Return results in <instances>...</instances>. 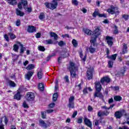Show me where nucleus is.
<instances>
[{
    "label": "nucleus",
    "instance_id": "nucleus-11",
    "mask_svg": "<svg viewBox=\"0 0 129 129\" xmlns=\"http://www.w3.org/2000/svg\"><path fill=\"white\" fill-rule=\"evenodd\" d=\"M36 27L34 26H28V29H27V32L28 33H34V32H36Z\"/></svg>",
    "mask_w": 129,
    "mask_h": 129
},
{
    "label": "nucleus",
    "instance_id": "nucleus-47",
    "mask_svg": "<svg viewBox=\"0 0 129 129\" xmlns=\"http://www.w3.org/2000/svg\"><path fill=\"white\" fill-rule=\"evenodd\" d=\"M125 72V67H123L120 71V74H122V75H123L124 74V73Z\"/></svg>",
    "mask_w": 129,
    "mask_h": 129
},
{
    "label": "nucleus",
    "instance_id": "nucleus-58",
    "mask_svg": "<svg viewBox=\"0 0 129 129\" xmlns=\"http://www.w3.org/2000/svg\"><path fill=\"white\" fill-rule=\"evenodd\" d=\"M42 118H46V114L44 112H41Z\"/></svg>",
    "mask_w": 129,
    "mask_h": 129
},
{
    "label": "nucleus",
    "instance_id": "nucleus-63",
    "mask_svg": "<svg viewBox=\"0 0 129 129\" xmlns=\"http://www.w3.org/2000/svg\"><path fill=\"white\" fill-rule=\"evenodd\" d=\"M113 102V99L112 98L109 99L108 100V104H110V103H112Z\"/></svg>",
    "mask_w": 129,
    "mask_h": 129
},
{
    "label": "nucleus",
    "instance_id": "nucleus-16",
    "mask_svg": "<svg viewBox=\"0 0 129 129\" xmlns=\"http://www.w3.org/2000/svg\"><path fill=\"white\" fill-rule=\"evenodd\" d=\"M33 74H34V72H28L27 74L25 75L26 79L30 80L31 79V77L33 76Z\"/></svg>",
    "mask_w": 129,
    "mask_h": 129
},
{
    "label": "nucleus",
    "instance_id": "nucleus-1",
    "mask_svg": "<svg viewBox=\"0 0 129 129\" xmlns=\"http://www.w3.org/2000/svg\"><path fill=\"white\" fill-rule=\"evenodd\" d=\"M69 69L72 78H75L76 77V70H77V68L75 67V64L71 62Z\"/></svg>",
    "mask_w": 129,
    "mask_h": 129
},
{
    "label": "nucleus",
    "instance_id": "nucleus-49",
    "mask_svg": "<svg viewBox=\"0 0 129 129\" xmlns=\"http://www.w3.org/2000/svg\"><path fill=\"white\" fill-rule=\"evenodd\" d=\"M45 41H46L47 44H53V41H52L51 39L46 40H45Z\"/></svg>",
    "mask_w": 129,
    "mask_h": 129
},
{
    "label": "nucleus",
    "instance_id": "nucleus-53",
    "mask_svg": "<svg viewBox=\"0 0 129 129\" xmlns=\"http://www.w3.org/2000/svg\"><path fill=\"white\" fill-rule=\"evenodd\" d=\"M98 17H99V18H106V14H100L99 13Z\"/></svg>",
    "mask_w": 129,
    "mask_h": 129
},
{
    "label": "nucleus",
    "instance_id": "nucleus-17",
    "mask_svg": "<svg viewBox=\"0 0 129 129\" xmlns=\"http://www.w3.org/2000/svg\"><path fill=\"white\" fill-rule=\"evenodd\" d=\"M114 116L116 118H120V117L122 116V113H121V111H117L115 112Z\"/></svg>",
    "mask_w": 129,
    "mask_h": 129
},
{
    "label": "nucleus",
    "instance_id": "nucleus-56",
    "mask_svg": "<svg viewBox=\"0 0 129 129\" xmlns=\"http://www.w3.org/2000/svg\"><path fill=\"white\" fill-rule=\"evenodd\" d=\"M77 115V111H75L72 116V117H73V118H75V117Z\"/></svg>",
    "mask_w": 129,
    "mask_h": 129
},
{
    "label": "nucleus",
    "instance_id": "nucleus-55",
    "mask_svg": "<svg viewBox=\"0 0 129 129\" xmlns=\"http://www.w3.org/2000/svg\"><path fill=\"white\" fill-rule=\"evenodd\" d=\"M59 76L61 78L60 80L65 81V75L60 74Z\"/></svg>",
    "mask_w": 129,
    "mask_h": 129
},
{
    "label": "nucleus",
    "instance_id": "nucleus-41",
    "mask_svg": "<svg viewBox=\"0 0 129 129\" xmlns=\"http://www.w3.org/2000/svg\"><path fill=\"white\" fill-rule=\"evenodd\" d=\"M37 76L39 79H41V78L43 77V74L42 73V71L38 72Z\"/></svg>",
    "mask_w": 129,
    "mask_h": 129
},
{
    "label": "nucleus",
    "instance_id": "nucleus-34",
    "mask_svg": "<svg viewBox=\"0 0 129 129\" xmlns=\"http://www.w3.org/2000/svg\"><path fill=\"white\" fill-rule=\"evenodd\" d=\"M114 99L115 101H120L122 98L121 97H120V96H115L114 97Z\"/></svg>",
    "mask_w": 129,
    "mask_h": 129
},
{
    "label": "nucleus",
    "instance_id": "nucleus-15",
    "mask_svg": "<svg viewBox=\"0 0 129 129\" xmlns=\"http://www.w3.org/2000/svg\"><path fill=\"white\" fill-rule=\"evenodd\" d=\"M17 44H19L20 46V54H24V52L26 50V47H24V45L19 42H17Z\"/></svg>",
    "mask_w": 129,
    "mask_h": 129
},
{
    "label": "nucleus",
    "instance_id": "nucleus-12",
    "mask_svg": "<svg viewBox=\"0 0 129 129\" xmlns=\"http://www.w3.org/2000/svg\"><path fill=\"white\" fill-rule=\"evenodd\" d=\"M94 97H99V98L103 99V95H102V93H100V91H96V92L94 94Z\"/></svg>",
    "mask_w": 129,
    "mask_h": 129
},
{
    "label": "nucleus",
    "instance_id": "nucleus-64",
    "mask_svg": "<svg viewBox=\"0 0 129 129\" xmlns=\"http://www.w3.org/2000/svg\"><path fill=\"white\" fill-rule=\"evenodd\" d=\"M55 106V103L52 102L50 104L49 107H51V108H53Z\"/></svg>",
    "mask_w": 129,
    "mask_h": 129
},
{
    "label": "nucleus",
    "instance_id": "nucleus-4",
    "mask_svg": "<svg viewBox=\"0 0 129 129\" xmlns=\"http://www.w3.org/2000/svg\"><path fill=\"white\" fill-rule=\"evenodd\" d=\"M74 96H71L69 99V104L68 105V107L71 109V108H74Z\"/></svg>",
    "mask_w": 129,
    "mask_h": 129
},
{
    "label": "nucleus",
    "instance_id": "nucleus-23",
    "mask_svg": "<svg viewBox=\"0 0 129 129\" xmlns=\"http://www.w3.org/2000/svg\"><path fill=\"white\" fill-rule=\"evenodd\" d=\"M16 15L17 16H20V17H24V15H25V13L23 12H21V10H19L18 9H16Z\"/></svg>",
    "mask_w": 129,
    "mask_h": 129
},
{
    "label": "nucleus",
    "instance_id": "nucleus-40",
    "mask_svg": "<svg viewBox=\"0 0 129 129\" xmlns=\"http://www.w3.org/2000/svg\"><path fill=\"white\" fill-rule=\"evenodd\" d=\"M122 18L125 20V21H127L129 18V15L124 14L122 15Z\"/></svg>",
    "mask_w": 129,
    "mask_h": 129
},
{
    "label": "nucleus",
    "instance_id": "nucleus-38",
    "mask_svg": "<svg viewBox=\"0 0 129 129\" xmlns=\"http://www.w3.org/2000/svg\"><path fill=\"white\" fill-rule=\"evenodd\" d=\"M38 49L39 51H41V52H44L46 50L44 46L41 45L38 46Z\"/></svg>",
    "mask_w": 129,
    "mask_h": 129
},
{
    "label": "nucleus",
    "instance_id": "nucleus-43",
    "mask_svg": "<svg viewBox=\"0 0 129 129\" xmlns=\"http://www.w3.org/2000/svg\"><path fill=\"white\" fill-rule=\"evenodd\" d=\"M3 117H4L5 123L7 125L8 124V123L9 122V119H8V117H7L6 116H3Z\"/></svg>",
    "mask_w": 129,
    "mask_h": 129
},
{
    "label": "nucleus",
    "instance_id": "nucleus-6",
    "mask_svg": "<svg viewBox=\"0 0 129 129\" xmlns=\"http://www.w3.org/2000/svg\"><path fill=\"white\" fill-rule=\"evenodd\" d=\"M21 3H18V7L19 10H23L22 5H23L24 7H27L28 6V1L27 0H21Z\"/></svg>",
    "mask_w": 129,
    "mask_h": 129
},
{
    "label": "nucleus",
    "instance_id": "nucleus-31",
    "mask_svg": "<svg viewBox=\"0 0 129 129\" xmlns=\"http://www.w3.org/2000/svg\"><path fill=\"white\" fill-rule=\"evenodd\" d=\"M57 98H58V93H55L54 94H53L52 97L53 101H56L57 100Z\"/></svg>",
    "mask_w": 129,
    "mask_h": 129
},
{
    "label": "nucleus",
    "instance_id": "nucleus-3",
    "mask_svg": "<svg viewBox=\"0 0 129 129\" xmlns=\"http://www.w3.org/2000/svg\"><path fill=\"white\" fill-rule=\"evenodd\" d=\"M117 7H114L113 6H111V9H108L107 11L109 14L114 15V14H119V12L117 10Z\"/></svg>",
    "mask_w": 129,
    "mask_h": 129
},
{
    "label": "nucleus",
    "instance_id": "nucleus-60",
    "mask_svg": "<svg viewBox=\"0 0 129 129\" xmlns=\"http://www.w3.org/2000/svg\"><path fill=\"white\" fill-rule=\"evenodd\" d=\"M62 59H63V57L62 56H60L58 57L57 59V61H58V63H59V64H60Z\"/></svg>",
    "mask_w": 129,
    "mask_h": 129
},
{
    "label": "nucleus",
    "instance_id": "nucleus-19",
    "mask_svg": "<svg viewBox=\"0 0 129 129\" xmlns=\"http://www.w3.org/2000/svg\"><path fill=\"white\" fill-rule=\"evenodd\" d=\"M100 29L99 28H97L95 31H94V35L93 36H96V37H98L100 35Z\"/></svg>",
    "mask_w": 129,
    "mask_h": 129
},
{
    "label": "nucleus",
    "instance_id": "nucleus-25",
    "mask_svg": "<svg viewBox=\"0 0 129 129\" xmlns=\"http://www.w3.org/2000/svg\"><path fill=\"white\" fill-rule=\"evenodd\" d=\"M117 56V54H114L111 55V56H107L108 59H110L112 61H115V59H116V57Z\"/></svg>",
    "mask_w": 129,
    "mask_h": 129
},
{
    "label": "nucleus",
    "instance_id": "nucleus-8",
    "mask_svg": "<svg viewBox=\"0 0 129 129\" xmlns=\"http://www.w3.org/2000/svg\"><path fill=\"white\" fill-rule=\"evenodd\" d=\"M93 70L91 69H88L87 72V77L89 80L92 79Z\"/></svg>",
    "mask_w": 129,
    "mask_h": 129
},
{
    "label": "nucleus",
    "instance_id": "nucleus-22",
    "mask_svg": "<svg viewBox=\"0 0 129 129\" xmlns=\"http://www.w3.org/2000/svg\"><path fill=\"white\" fill-rule=\"evenodd\" d=\"M94 47H95V45H91L89 48V50L91 54H93V53L96 51V48H95Z\"/></svg>",
    "mask_w": 129,
    "mask_h": 129
},
{
    "label": "nucleus",
    "instance_id": "nucleus-24",
    "mask_svg": "<svg viewBox=\"0 0 129 129\" xmlns=\"http://www.w3.org/2000/svg\"><path fill=\"white\" fill-rule=\"evenodd\" d=\"M83 32L84 33H85V34H87V35H88L89 36L92 35V31L88 29H87V28L84 29Z\"/></svg>",
    "mask_w": 129,
    "mask_h": 129
},
{
    "label": "nucleus",
    "instance_id": "nucleus-51",
    "mask_svg": "<svg viewBox=\"0 0 129 129\" xmlns=\"http://www.w3.org/2000/svg\"><path fill=\"white\" fill-rule=\"evenodd\" d=\"M23 107H24L25 108H27L28 107V104H27V102H26V101H24L23 103Z\"/></svg>",
    "mask_w": 129,
    "mask_h": 129
},
{
    "label": "nucleus",
    "instance_id": "nucleus-42",
    "mask_svg": "<svg viewBox=\"0 0 129 129\" xmlns=\"http://www.w3.org/2000/svg\"><path fill=\"white\" fill-rule=\"evenodd\" d=\"M114 34H118V30L117 29V26L116 25L114 26Z\"/></svg>",
    "mask_w": 129,
    "mask_h": 129
},
{
    "label": "nucleus",
    "instance_id": "nucleus-14",
    "mask_svg": "<svg viewBox=\"0 0 129 129\" xmlns=\"http://www.w3.org/2000/svg\"><path fill=\"white\" fill-rule=\"evenodd\" d=\"M39 125L41 126V127H43V128H46L48 126L47 123L45 122V121L42 119L39 120Z\"/></svg>",
    "mask_w": 129,
    "mask_h": 129
},
{
    "label": "nucleus",
    "instance_id": "nucleus-44",
    "mask_svg": "<svg viewBox=\"0 0 129 129\" xmlns=\"http://www.w3.org/2000/svg\"><path fill=\"white\" fill-rule=\"evenodd\" d=\"M109 114V112L107 110L103 111L102 112V115H105V116H107Z\"/></svg>",
    "mask_w": 129,
    "mask_h": 129
},
{
    "label": "nucleus",
    "instance_id": "nucleus-54",
    "mask_svg": "<svg viewBox=\"0 0 129 129\" xmlns=\"http://www.w3.org/2000/svg\"><path fill=\"white\" fill-rule=\"evenodd\" d=\"M83 121V120L82 119V118H79L78 119V121H77L78 123H82Z\"/></svg>",
    "mask_w": 129,
    "mask_h": 129
},
{
    "label": "nucleus",
    "instance_id": "nucleus-30",
    "mask_svg": "<svg viewBox=\"0 0 129 129\" xmlns=\"http://www.w3.org/2000/svg\"><path fill=\"white\" fill-rule=\"evenodd\" d=\"M80 56L82 59V61H83L84 62H85V61H86V55H85V56H83V53H82V52H80Z\"/></svg>",
    "mask_w": 129,
    "mask_h": 129
},
{
    "label": "nucleus",
    "instance_id": "nucleus-26",
    "mask_svg": "<svg viewBox=\"0 0 129 129\" xmlns=\"http://www.w3.org/2000/svg\"><path fill=\"white\" fill-rule=\"evenodd\" d=\"M45 88V87L44 86V84L42 83H39L38 85V89L40 90L41 91H43Z\"/></svg>",
    "mask_w": 129,
    "mask_h": 129
},
{
    "label": "nucleus",
    "instance_id": "nucleus-5",
    "mask_svg": "<svg viewBox=\"0 0 129 129\" xmlns=\"http://www.w3.org/2000/svg\"><path fill=\"white\" fill-rule=\"evenodd\" d=\"M26 98L28 101H32L35 99V94L32 92H28L26 94Z\"/></svg>",
    "mask_w": 129,
    "mask_h": 129
},
{
    "label": "nucleus",
    "instance_id": "nucleus-46",
    "mask_svg": "<svg viewBox=\"0 0 129 129\" xmlns=\"http://www.w3.org/2000/svg\"><path fill=\"white\" fill-rule=\"evenodd\" d=\"M16 25L17 27H20L21 26V20H17L16 22Z\"/></svg>",
    "mask_w": 129,
    "mask_h": 129
},
{
    "label": "nucleus",
    "instance_id": "nucleus-18",
    "mask_svg": "<svg viewBox=\"0 0 129 129\" xmlns=\"http://www.w3.org/2000/svg\"><path fill=\"white\" fill-rule=\"evenodd\" d=\"M9 5H11L12 6H17V4L18 2L17 0H6Z\"/></svg>",
    "mask_w": 129,
    "mask_h": 129
},
{
    "label": "nucleus",
    "instance_id": "nucleus-35",
    "mask_svg": "<svg viewBox=\"0 0 129 129\" xmlns=\"http://www.w3.org/2000/svg\"><path fill=\"white\" fill-rule=\"evenodd\" d=\"M99 12H98V10L96 9L95 10V12L93 13V16L94 18H96V16H99Z\"/></svg>",
    "mask_w": 129,
    "mask_h": 129
},
{
    "label": "nucleus",
    "instance_id": "nucleus-52",
    "mask_svg": "<svg viewBox=\"0 0 129 129\" xmlns=\"http://www.w3.org/2000/svg\"><path fill=\"white\" fill-rule=\"evenodd\" d=\"M25 10H27V12H28V13H31L32 12V8H24Z\"/></svg>",
    "mask_w": 129,
    "mask_h": 129
},
{
    "label": "nucleus",
    "instance_id": "nucleus-45",
    "mask_svg": "<svg viewBox=\"0 0 129 129\" xmlns=\"http://www.w3.org/2000/svg\"><path fill=\"white\" fill-rule=\"evenodd\" d=\"M39 18L40 20H43V19H45V15H44V13H40V15Z\"/></svg>",
    "mask_w": 129,
    "mask_h": 129
},
{
    "label": "nucleus",
    "instance_id": "nucleus-13",
    "mask_svg": "<svg viewBox=\"0 0 129 129\" xmlns=\"http://www.w3.org/2000/svg\"><path fill=\"white\" fill-rule=\"evenodd\" d=\"M100 82L102 84H103L104 82H106V83H109V82H110V79L108 77L102 78L100 80Z\"/></svg>",
    "mask_w": 129,
    "mask_h": 129
},
{
    "label": "nucleus",
    "instance_id": "nucleus-9",
    "mask_svg": "<svg viewBox=\"0 0 129 129\" xmlns=\"http://www.w3.org/2000/svg\"><path fill=\"white\" fill-rule=\"evenodd\" d=\"M95 85L96 91H101V88H102V87L100 84V82H96L95 83Z\"/></svg>",
    "mask_w": 129,
    "mask_h": 129
},
{
    "label": "nucleus",
    "instance_id": "nucleus-59",
    "mask_svg": "<svg viewBox=\"0 0 129 129\" xmlns=\"http://www.w3.org/2000/svg\"><path fill=\"white\" fill-rule=\"evenodd\" d=\"M53 111H54V110L53 109H48L46 110V112L47 113H52V112H53Z\"/></svg>",
    "mask_w": 129,
    "mask_h": 129
},
{
    "label": "nucleus",
    "instance_id": "nucleus-61",
    "mask_svg": "<svg viewBox=\"0 0 129 129\" xmlns=\"http://www.w3.org/2000/svg\"><path fill=\"white\" fill-rule=\"evenodd\" d=\"M88 111H92V110H93V108L92 107H91V106H89L88 107Z\"/></svg>",
    "mask_w": 129,
    "mask_h": 129
},
{
    "label": "nucleus",
    "instance_id": "nucleus-57",
    "mask_svg": "<svg viewBox=\"0 0 129 129\" xmlns=\"http://www.w3.org/2000/svg\"><path fill=\"white\" fill-rule=\"evenodd\" d=\"M4 38L5 39H6V41H7V42H9V41H10V39L9 38V36H8V34H5L4 35Z\"/></svg>",
    "mask_w": 129,
    "mask_h": 129
},
{
    "label": "nucleus",
    "instance_id": "nucleus-32",
    "mask_svg": "<svg viewBox=\"0 0 129 129\" xmlns=\"http://www.w3.org/2000/svg\"><path fill=\"white\" fill-rule=\"evenodd\" d=\"M8 35L10 36V38L11 40H14V39H16V35L13 33H9Z\"/></svg>",
    "mask_w": 129,
    "mask_h": 129
},
{
    "label": "nucleus",
    "instance_id": "nucleus-48",
    "mask_svg": "<svg viewBox=\"0 0 129 129\" xmlns=\"http://www.w3.org/2000/svg\"><path fill=\"white\" fill-rule=\"evenodd\" d=\"M72 4L74 6H77L78 5V1L77 0H72Z\"/></svg>",
    "mask_w": 129,
    "mask_h": 129
},
{
    "label": "nucleus",
    "instance_id": "nucleus-21",
    "mask_svg": "<svg viewBox=\"0 0 129 129\" xmlns=\"http://www.w3.org/2000/svg\"><path fill=\"white\" fill-rule=\"evenodd\" d=\"M98 36H96L95 35H93L92 37V40H90V43L93 44V46H95V42H96V39Z\"/></svg>",
    "mask_w": 129,
    "mask_h": 129
},
{
    "label": "nucleus",
    "instance_id": "nucleus-2",
    "mask_svg": "<svg viewBox=\"0 0 129 129\" xmlns=\"http://www.w3.org/2000/svg\"><path fill=\"white\" fill-rule=\"evenodd\" d=\"M45 6L47 8V9H50V10H55L57 6H58L57 2L52 1V3L46 2L44 4Z\"/></svg>",
    "mask_w": 129,
    "mask_h": 129
},
{
    "label": "nucleus",
    "instance_id": "nucleus-50",
    "mask_svg": "<svg viewBox=\"0 0 129 129\" xmlns=\"http://www.w3.org/2000/svg\"><path fill=\"white\" fill-rule=\"evenodd\" d=\"M58 46H59L60 47H62V46H63V45H64V41H59V42L58 43Z\"/></svg>",
    "mask_w": 129,
    "mask_h": 129
},
{
    "label": "nucleus",
    "instance_id": "nucleus-7",
    "mask_svg": "<svg viewBox=\"0 0 129 129\" xmlns=\"http://www.w3.org/2000/svg\"><path fill=\"white\" fill-rule=\"evenodd\" d=\"M106 40L107 41V44H108V46L111 47L113 44V42H112V40H113V38L110 36H106Z\"/></svg>",
    "mask_w": 129,
    "mask_h": 129
},
{
    "label": "nucleus",
    "instance_id": "nucleus-20",
    "mask_svg": "<svg viewBox=\"0 0 129 129\" xmlns=\"http://www.w3.org/2000/svg\"><path fill=\"white\" fill-rule=\"evenodd\" d=\"M125 53H127V45L123 43L122 54H125Z\"/></svg>",
    "mask_w": 129,
    "mask_h": 129
},
{
    "label": "nucleus",
    "instance_id": "nucleus-28",
    "mask_svg": "<svg viewBox=\"0 0 129 129\" xmlns=\"http://www.w3.org/2000/svg\"><path fill=\"white\" fill-rule=\"evenodd\" d=\"M35 68V65L34 64H30L27 67V70H32Z\"/></svg>",
    "mask_w": 129,
    "mask_h": 129
},
{
    "label": "nucleus",
    "instance_id": "nucleus-27",
    "mask_svg": "<svg viewBox=\"0 0 129 129\" xmlns=\"http://www.w3.org/2000/svg\"><path fill=\"white\" fill-rule=\"evenodd\" d=\"M14 99H17V100H20L21 99V94H20V92H18L17 93L14 95Z\"/></svg>",
    "mask_w": 129,
    "mask_h": 129
},
{
    "label": "nucleus",
    "instance_id": "nucleus-62",
    "mask_svg": "<svg viewBox=\"0 0 129 129\" xmlns=\"http://www.w3.org/2000/svg\"><path fill=\"white\" fill-rule=\"evenodd\" d=\"M119 129H129V128L127 126H123L122 127H119Z\"/></svg>",
    "mask_w": 129,
    "mask_h": 129
},
{
    "label": "nucleus",
    "instance_id": "nucleus-37",
    "mask_svg": "<svg viewBox=\"0 0 129 129\" xmlns=\"http://www.w3.org/2000/svg\"><path fill=\"white\" fill-rule=\"evenodd\" d=\"M13 50L15 52H18L19 50V46H18V44H14L13 46Z\"/></svg>",
    "mask_w": 129,
    "mask_h": 129
},
{
    "label": "nucleus",
    "instance_id": "nucleus-39",
    "mask_svg": "<svg viewBox=\"0 0 129 129\" xmlns=\"http://www.w3.org/2000/svg\"><path fill=\"white\" fill-rule=\"evenodd\" d=\"M72 44L74 45V47H76L77 46H78V43H77V41L75 39H73L72 40Z\"/></svg>",
    "mask_w": 129,
    "mask_h": 129
},
{
    "label": "nucleus",
    "instance_id": "nucleus-36",
    "mask_svg": "<svg viewBox=\"0 0 129 129\" xmlns=\"http://www.w3.org/2000/svg\"><path fill=\"white\" fill-rule=\"evenodd\" d=\"M113 60H109L108 62L109 68H112V66H113Z\"/></svg>",
    "mask_w": 129,
    "mask_h": 129
},
{
    "label": "nucleus",
    "instance_id": "nucleus-33",
    "mask_svg": "<svg viewBox=\"0 0 129 129\" xmlns=\"http://www.w3.org/2000/svg\"><path fill=\"white\" fill-rule=\"evenodd\" d=\"M8 83H9L10 86H11V87H16V83H15L12 81L9 80L8 82Z\"/></svg>",
    "mask_w": 129,
    "mask_h": 129
},
{
    "label": "nucleus",
    "instance_id": "nucleus-10",
    "mask_svg": "<svg viewBox=\"0 0 129 129\" xmlns=\"http://www.w3.org/2000/svg\"><path fill=\"white\" fill-rule=\"evenodd\" d=\"M85 124L87 125L89 127H92V123H91V121L87 118H85L84 119Z\"/></svg>",
    "mask_w": 129,
    "mask_h": 129
},
{
    "label": "nucleus",
    "instance_id": "nucleus-29",
    "mask_svg": "<svg viewBox=\"0 0 129 129\" xmlns=\"http://www.w3.org/2000/svg\"><path fill=\"white\" fill-rule=\"evenodd\" d=\"M50 35L51 37H53L54 40H58V35L54 33V32H50Z\"/></svg>",
    "mask_w": 129,
    "mask_h": 129
}]
</instances>
